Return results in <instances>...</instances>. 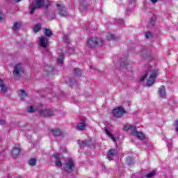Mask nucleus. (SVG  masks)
I'll use <instances>...</instances> for the list:
<instances>
[{
  "label": "nucleus",
  "mask_w": 178,
  "mask_h": 178,
  "mask_svg": "<svg viewBox=\"0 0 178 178\" xmlns=\"http://www.w3.org/2000/svg\"><path fill=\"white\" fill-rule=\"evenodd\" d=\"M148 76L149 79L147 81V86L151 87V86L155 83V79H156V76H158V71L152 67H149L145 75L140 77V81H144Z\"/></svg>",
  "instance_id": "1"
},
{
  "label": "nucleus",
  "mask_w": 178,
  "mask_h": 178,
  "mask_svg": "<svg viewBox=\"0 0 178 178\" xmlns=\"http://www.w3.org/2000/svg\"><path fill=\"white\" fill-rule=\"evenodd\" d=\"M56 6L57 8L54 11L53 14L48 15V19H55L56 17V13L63 17L67 16V11H66V8L63 5L57 3Z\"/></svg>",
  "instance_id": "2"
},
{
  "label": "nucleus",
  "mask_w": 178,
  "mask_h": 178,
  "mask_svg": "<svg viewBox=\"0 0 178 178\" xmlns=\"http://www.w3.org/2000/svg\"><path fill=\"white\" fill-rule=\"evenodd\" d=\"M88 48H94L95 47H102L104 40L101 38H90L86 42Z\"/></svg>",
  "instance_id": "3"
},
{
  "label": "nucleus",
  "mask_w": 178,
  "mask_h": 178,
  "mask_svg": "<svg viewBox=\"0 0 178 178\" xmlns=\"http://www.w3.org/2000/svg\"><path fill=\"white\" fill-rule=\"evenodd\" d=\"M24 70L23 69L22 64L20 63L16 64L14 67V71H13L14 79L15 80H19V79H20V77L22 76V74H24Z\"/></svg>",
  "instance_id": "4"
},
{
  "label": "nucleus",
  "mask_w": 178,
  "mask_h": 178,
  "mask_svg": "<svg viewBox=\"0 0 178 178\" xmlns=\"http://www.w3.org/2000/svg\"><path fill=\"white\" fill-rule=\"evenodd\" d=\"M35 5L37 6L38 9L44 7L45 9H48V8L51 6V1H49V0H35Z\"/></svg>",
  "instance_id": "5"
},
{
  "label": "nucleus",
  "mask_w": 178,
  "mask_h": 178,
  "mask_svg": "<svg viewBox=\"0 0 178 178\" xmlns=\"http://www.w3.org/2000/svg\"><path fill=\"white\" fill-rule=\"evenodd\" d=\"M74 161L72 159H69L64 165V170L67 173H72L74 170Z\"/></svg>",
  "instance_id": "6"
},
{
  "label": "nucleus",
  "mask_w": 178,
  "mask_h": 178,
  "mask_svg": "<svg viewBox=\"0 0 178 178\" xmlns=\"http://www.w3.org/2000/svg\"><path fill=\"white\" fill-rule=\"evenodd\" d=\"M124 113H126V111H124L123 107H117L113 110V115L115 118H122Z\"/></svg>",
  "instance_id": "7"
},
{
  "label": "nucleus",
  "mask_w": 178,
  "mask_h": 178,
  "mask_svg": "<svg viewBox=\"0 0 178 178\" xmlns=\"http://www.w3.org/2000/svg\"><path fill=\"white\" fill-rule=\"evenodd\" d=\"M39 113L41 116H44V118H48L54 115V111L51 110H40Z\"/></svg>",
  "instance_id": "8"
},
{
  "label": "nucleus",
  "mask_w": 178,
  "mask_h": 178,
  "mask_svg": "<svg viewBox=\"0 0 178 178\" xmlns=\"http://www.w3.org/2000/svg\"><path fill=\"white\" fill-rule=\"evenodd\" d=\"M78 143L80 147H91V145H94L92 139H90L88 141L79 140Z\"/></svg>",
  "instance_id": "9"
},
{
  "label": "nucleus",
  "mask_w": 178,
  "mask_h": 178,
  "mask_svg": "<svg viewBox=\"0 0 178 178\" xmlns=\"http://www.w3.org/2000/svg\"><path fill=\"white\" fill-rule=\"evenodd\" d=\"M39 44L42 48H47L48 47V40H47V38H44V37L39 38Z\"/></svg>",
  "instance_id": "10"
},
{
  "label": "nucleus",
  "mask_w": 178,
  "mask_h": 178,
  "mask_svg": "<svg viewBox=\"0 0 178 178\" xmlns=\"http://www.w3.org/2000/svg\"><path fill=\"white\" fill-rule=\"evenodd\" d=\"M87 127V124L84 120H81V122L78 123L76 126V129L79 130V131H83L86 130V127Z\"/></svg>",
  "instance_id": "11"
},
{
  "label": "nucleus",
  "mask_w": 178,
  "mask_h": 178,
  "mask_svg": "<svg viewBox=\"0 0 178 178\" xmlns=\"http://www.w3.org/2000/svg\"><path fill=\"white\" fill-rule=\"evenodd\" d=\"M116 155V150L115 149H111L108 152L106 155L107 159L108 161H112L115 156Z\"/></svg>",
  "instance_id": "12"
},
{
  "label": "nucleus",
  "mask_w": 178,
  "mask_h": 178,
  "mask_svg": "<svg viewBox=\"0 0 178 178\" xmlns=\"http://www.w3.org/2000/svg\"><path fill=\"white\" fill-rule=\"evenodd\" d=\"M132 134L133 136H137L138 138H139L140 140H145V135H144L143 132L137 131L136 129H135V131Z\"/></svg>",
  "instance_id": "13"
},
{
  "label": "nucleus",
  "mask_w": 178,
  "mask_h": 178,
  "mask_svg": "<svg viewBox=\"0 0 178 178\" xmlns=\"http://www.w3.org/2000/svg\"><path fill=\"white\" fill-rule=\"evenodd\" d=\"M20 154V147L19 145H15L12 150L13 156H17Z\"/></svg>",
  "instance_id": "14"
},
{
  "label": "nucleus",
  "mask_w": 178,
  "mask_h": 178,
  "mask_svg": "<svg viewBox=\"0 0 178 178\" xmlns=\"http://www.w3.org/2000/svg\"><path fill=\"white\" fill-rule=\"evenodd\" d=\"M159 94L161 98L166 97V91L165 90V86H161L159 90Z\"/></svg>",
  "instance_id": "15"
},
{
  "label": "nucleus",
  "mask_w": 178,
  "mask_h": 178,
  "mask_svg": "<svg viewBox=\"0 0 178 178\" xmlns=\"http://www.w3.org/2000/svg\"><path fill=\"white\" fill-rule=\"evenodd\" d=\"M55 159H56V165L57 166H62V162L60 161V154L57 153L54 155Z\"/></svg>",
  "instance_id": "16"
},
{
  "label": "nucleus",
  "mask_w": 178,
  "mask_h": 178,
  "mask_svg": "<svg viewBox=\"0 0 178 178\" xmlns=\"http://www.w3.org/2000/svg\"><path fill=\"white\" fill-rule=\"evenodd\" d=\"M0 88H1V92H3V94H5V92H6V91H8V87H6V86H5V84L3 83V80L0 79Z\"/></svg>",
  "instance_id": "17"
},
{
  "label": "nucleus",
  "mask_w": 178,
  "mask_h": 178,
  "mask_svg": "<svg viewBox=\"0 0 178 178\" xmlns=\"http://www.w3.org/2000/svg\"><path fill=\"white\" fill-rule=\"evenodd\" d=\"M124 130L125 131H127L129 130H131L132 131V134L136 131V127L133 126V125H130V124H126L124 127Z\"/></svg>",
  "instance_id": "18"
},
{
  "label": "nucleus",
  "mask_w": 178,
  "mask_h": 178,
  "mask_svg": "<svg viewBox=\"0 0 178 178\" xmlns=\"http://www.w3.org/2000/svg\"><path fill=\"white\" fill-rule=\"evenodd\" d=\"M51 131L53 134V135H54L56 137H58L62 134V131H60V129H59L58 128L51 129Z\"/></svg>",
  "instance_id": "19"
},
{
  "label": "nucleus",
  "mask_w": 178,
  "mask_h": 178,
  "mask_svg": "<svg viewBox=\"0 0 178 178\" xmlns=\"http://www.w3.org/2000/svg\"><path fill=\"white\" fill-rule=\"evenodd\" d=\"M38 8V7H37V6L34 3H32L30 6H29V10H30V15H33V13H34V12H35V9Z\"/></svg>",
  "instance_id": "20"
},
{
  "label": "nucleus",
  "mask_w": 178,
  "mask_h": 178,
  "mask_svg": "<svg viewBox=\"0 0 178 178\" xmlns=\"http://www.w3.org/2000/svg\"><path fill=\"white\" fill-rule=\"evenodd\" d=\"M43 31H44V35H46V37H51V35H53L51 30L44 28L43 29Z\"/></svg>",
  "instance_id": "21"
},
{
  "label": "nucleus",
  "mask_w": 178,
  "mask_h": 178,
  "mask_svg": "<svg viewBox=\"0 0 178 178\" xmlns=\"http://www.w3.org/2000/svg\"><path fill=\"white\" fill-rule=\"evenodd\" d=\"M19 95L22 101H24L26 97H27V93H26V91L24 90H20L19 92Z\"/></svg>",
  "instance_id": "22"
},
{
  "label": "nucleus",
  "mask_w": 178,
  "mask_h": 178,
  "mask_svg": "<svg viewBox=\"0 0 178 178\" xmlns=\"http://www.w3.org/2000/svg\"><path fill=\"white\" fill-rule=\"evenodd\" d=\"M108 41H111V40H113L114 41H118L119 40V37H115L113 34L109 33L106 37Z\"/></svg>",
  "instance_id": "23"
},
{
  "label": "nucleus",
  "mask_w": 178,
  "mask_h": 178,
  "mask_svg": "<svg viewBox=\"0 0 178 178\" xmlns=\"http://www.w3.org/2000/svg\"><path fill=\"white\" fill-rule=\"evenodd\" d=\"M104 131H105L106 134H107V136H108V137H110V138H111V140H113V141H114V143H116V138H115L113 135H112V134L107 129H105Z\"/></svg>",
  "instance_id": "24"
},
{
  "label": "nucleus",
  "mask_w": 178,
  "mask_h": 178,
  "mask_svg": "<svg viewBox=\"0 0 178 178\" xmlns=\"http://www.w3.org/2000/svg\"><path fill=\"white\" fill-rule=\"evenodd\" d=\"M20 27H22V24L20 22H16L13 26V31H16L19 30Z\"/></svg>",
  "instance_id": "25"
},
{
  "label": "nucleus",
  "mask_w": 178,
  "mask_h": 178,
  "mask_svg": "<svg viewBox=\"0 0 178 178\" xmlns=\"http://www.w3.org/2000/svg\"><path fill=\"white\" fill-rule=\"evenodd\" d=\"M63 59H65V54H63V53H60L58 56L57 61L58 62V63H61L62 65L63 64Z\"/></svg>",
  "instance_id": "26"
},
{
  "label": "nucleus",
  "mask_w": 178,
  "mask_h": 178,
  "mask_svg": "<svg viewBox=\"0 0 178 178\" xmlns=\"http://www.w3.org/2000/svg\"><path fill=\"white\" fill-rule=\"evenodd\" d=\"M29 165H30V166H35V165H37V160L35 159H31L29 161Z\"/></svg>",
  "instance_id": "27"
},
{
  "label": "nucleus",
  "mask_w": 178,
  "mask_h": 178,
  "mask_svg": "<svg viewBox=\"0 0 178 178\" xmlns=\"http://www.w3.org/2000/svg\"><path fill=\"white\" fill-rule=\"evenodd\" d=\"M41 30V24H36L33 27V31L34 33H38L39 31Z\"/></svg>",
  "instance_id": "28"
},
{
  "label": "nucleus",
  "mask_w": 178,
  "mask_h": 178,
  "mask_svg": "<svg viewBox=\"0 0 178 178\" xmlns=\"http://www.w3.org/2000/svg\"><path fill=\"white\" fill-rule=\"evenodd\" d=\"M155 175H156V170H153L150 173L147 174L146 175V177L147 178H152V177H154V176H155Z\"/></svg>",
  "instance_id": "29"
},
{
  "label": "nucleus",
  "mask_w": 178,
  "mask_h": 178,
  "mask_svg": "<svg viewBox=\"0 0 178 178\" xmlns=\"http://www.w3.org/2000/svg\"><path fill=\"white\" fill-rule=\"evenodd\" d=\"M74 74L75 76H81V70L79 68H75Z\"/></svg>",
  "instance_id": "30"
},
{
  "label": "nucleus",
  "mask_w": 178,
  "mask_h": 178,
  "mask_svg": "<svg viewBox=\"0 0 178 178\" xmlns=\"http://www.w3.org/2000/svg\"><path fill=\"white\" fill-rule=\"evenodd\" d=\"M35 108H34L33 106H30L27 108V111L29 112L30 113L35 112Z\"/></svg>",
  "instance_id": "31"
},
{
  "label": "nucleus",
  "mask_w": 178,
  "mask_h": 178,
  "mask_svg": "<svg viewBox=\"0 0 178 178\" xmlns=\"http://www.w3.org/2000/svg\"><path fill=\"white\" fill-rule=\"evenodd\" d=\"M116 24H120V26H123V24H124V21H123L122 19H119L116 20Z\"/></svg>",
  "instance_id": "32"
},
{
  "label": "nucleus",
  "mask_w": 178,
  "mask_h": 178,
  "mask_svg": "<svg viewBox=\"0 0 178 178\" xmlns=\"http://www.w3.org/2000/svg\"><path fill=\"white\" fill-rule=\"evenodd\" d=\"M145 38H147V39L152 38V33H151V32L146 33Z\"/></svg>",
  "instance_id": "33"
},
{
  "label": "nucleus",
  "mask_w": 178,
  "mask_h": 178,
  "mask_svg": "<svg viewBox=\"0 0 178 178\" xmlns=\"http://www.w3.org/2000/svg\"><path fill=\"white\" fill-rule=\"evenodd\" d=\"M63 40L65 42H69V36L67 35H65L63 37Z\"/></svg>",
  "instance_id": "34"
},
{
  "label": "nucleus",
  "mask_w": 178,
  "mask_h": 178,
  "mask_svg": "<svg viewBox=\"0 0 178 178\" xmlns=\"http://www.w3.org/2000/svg\"><path fill=\"white\" fill-rule=\"evenodd\" d=\"M175 131L178 132V120L175 122Z\"/></svg>",
  "instance_id": "35"
},
{
  "label": "nucleus",
  "mask_w": 178,
  "mask_h": 178,
  "mask_svg": "<svg viewBox=\"0 0 178 178\" xmlns=\"http://www.w3.org/2000/svg\"><path fill=\"white\" fill-rule=\"evenodd\" d=\"M6 124V122L5 120L0 119V124H1V126H5Z\"/></svg>",
  "instance_id": "36"
},
{
  "label": "nucleus",
  "mask_w": 178,
  "mask_h": 178,
  "mask_svg": "<svg viewBox=\"0 0 178 178\" xmlns=\"http://www.w3.org/2000/svg\"><path fill=\"white\" fill-rule=\"evenodd\" d=\"M127 66V61L121 63V67H126Z\"/></svg>",
  "instance_id": "37"
},
{
  "label": "nucleus",
  "mask_w": 178,
  "mask_h": 178,
  "mask_svg": "<svg viewBox=\"0 0 178 178\" xmlns=\"http://www.w3.org/2000/svg\"><path fill=\"white\" fill-rule=\"evenodd\" d=\"M3 19H5V17H3V13L0 11V22L1 20H3Z\"/></svg>",
  "instance_id": "38"
},
{
  "label": "nucleus",
  "mask_w": 178,
  "mask_h": 178,
  "mask_svg": "<svg viewBox=\"0 0 178 178\" xmlns=\"http://www.w3.org/2000/svg\"><path fill=\"white\" fill-rule=\"evenodd\" d=\"M127 162H128V163H130V162H131V161H133V159H131V158H128L127 159Z\"/></svg>",
  "instance_id": "39"
},
{
  "label": "nucleus",
  "mask_w": 178,
  "mask_h": 178,
  "mask_svg": "<svg viewBox=\"0 0 178 178\" xmlns=\"http://www.w3.org/2000/svg\"><path fill=\"white\" fill-rule=\"evenodd\" d=\"M134 2H136V0H129V3H131V5H133Z\"/></svg>",
  "instance_id": "40"
},
{
  "label": "nucleus",
  "mask_w": 178,
  "mask_h": 178,
  "mask_svg": "<svg viewBox=\"0 0 178 178\" xmlns=\"http://www.w3.org/2000/svg\"><path fill=\"white\" fill-rule=\"evenodd\" d=\"M151 2H152V3H156L158 0H151Z\"/></svg>",
  "instance_id": "41"
},
{
  "label": "nucleus",
  "mask_w": 178,
  "mask_h": 178,
  "mask_svg": "<svg viewBox=\"0 0 178 178\" xmlns=\"http://www.w3.org/2000/svg\"><path fill=\"white\" fill-rule=\"evenodd\" d=\"M150 24H152V26H154V24H155V22H153L152 20L150 21Z\"/></svg>",
  "instance_id": "42"
},
{
  "label": "nucleus",
  "mask_w": 178,
  "mask_h": 178,
  "mask_svg": "<svg viewBox=\"0 0 178 178\" xmlns=\"http://www.w3.org/2000/svg\"><path fill=\"white\" fill-rule=\"evenodd\" d=\"M81 10H82V12H84V7L83 6H81Z\"/></svg>",
  "instance_id": "43"
},
{
  "label": "nucleus",
  "mask_w": 178,
  "mask_h": 178,
  "mask_svg": "<svg viewBox=\"0 0 178 178\" xmlns=\"http://www.w3.org/2000/svg\"><path fill=\"white\" fill-rule=\"evenodd\" d=\"M14 1V2H20V1H22V0H13Z\"/></svg>",
  "instance_id": "44"
},
{
  "label": "nucleus",
  "mask_w": 178,
  "mask_h": 178,
  "mask_svg": "<svg viewBox=\"0 0 178 178\" xmlns=\"http://www.w3.org/2000/svg\"><path fill=\"white\" fill-rule=\"evenodd\" d=\"M40 106H41V108H42V104H40Z\"/></svg>",
  "instance_id": "45"
},
{
  "label": "nucleus",
  "mask_w": 178,
  "mask_h": 178,
  "mask_svg": "<svg viewBox=\"0 0 178 178\" xmlns=\"http://www.w3.org/2000/svg\"><path fill=\"white\" fill-rule=\"evenodd\" d=\"M46 67H48V65H46Z\"/></svg>",
  "instance_id": "46"
}]
</instances>
